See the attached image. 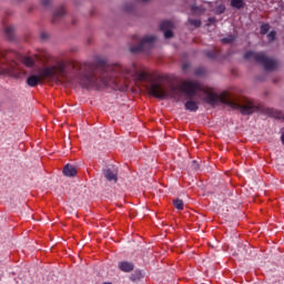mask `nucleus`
<instances>
[{"label": "nucleus", "instance_id": "nucleus-19", "mask_svg": "<svg viewBox=\"0 0 284 284\" xmlns=\"http://www.w3.org/2000/svg\"><path fill=\"white\" fill-rule=\"evenodd\" d=\"M270 32V24L265 23L261 26V34H267Z\"/></svg>", "mask_w": 284, "mask_h": 284}, {"label": "nucleus", "instance_id": "nucleus-16", "mask_svg": "<svg viewBox=\"0 0 284 284\" xmlns=\"http://www.w3.org/2000/svg\"><path fill=\"white\" fill-rule=\"evenodd\" d=\"M231 6L237 10H241V8H245V2L243 0H232Z\"/></svg>", "mask_w": 284, "mask_h": 284}, {"label": "nucleus", "instance_id": "nucleus-18", "mask_svg": "<svg viewBox=\"0 0 284 284\" xmlns=\"http://www.w3.org/2000/svg\"><path fill=\"white\" fill-rule=\"evenodd\" d=\"M192 12H194V14H203L205 12V9L201 8V7H192Z\"/></svg>", "mask_w": 284, "mask_h": 284}, {"label": "nucleus", "instance_id": "nucleus-17", "mask_svg": "<svg viewBox=\"0 0 284 284\" xmlns=\"http://www.w3.org/2000/svg\"><path fill=\"white\" fill-rule=\"evenodd\" d=\"M173 205L174 207H176V210H183L184 207L183 200H179V199L174 200Z\"/></svg>", "mask_w": 284, "mask_h": 284}, {"label": "nucleus", "instance_id": "nucleus-8", "mask_svg": "<svg viewBox=\"0 0 284 284\" xmlns=\"http://www.w3.org/2000/svg\"><path fill=\"white\" fill-rule=\"evenodd\" d=\"M118 267L121 272L130 273L134 271V264L128 261L119 262Z\"/></svg>", "mask_w": 284, "mask_h": 284}, {"label": "nucleus", "instance_id": "nucleus-5", "mask_svg": "<svg viewBox=\"0 0 284 284\" xmlns=\"http://www.w3.org/2000/svg\"><path fill=\"white\" fill-rule=\"evenodd\" d=\"M133 39L138 43L130 47V52L133 54H139V52H150V50L154 48V42L156 41V37L154 36H145L142 39L134 37Z\"/></svg>", "mask_w": 284, "mask_h": 284}, {"label": "nucleus", "instance_id": "nucleus-21", "mask_svg": "<svg viewBox=\"0 0 284 284\" xmlns=\"http://www.w3.org/2000/svg\"><path fill=\"white\" fill-rule=\"evenodd\" d=\"M273 116H275V119H282L284 121V112L283 111L273 112Z\"/></svg>", "mask_w": 284, "mask_h": 284}, {"label": "nucleus", "instance_id": "nucleus-27", "mask_svg": "<svg viewBox=\"0 0 284 284\" xmlns=\"http://www.w3.org/2000/svg\"><path fill=\"white\" fill-rule=\"evenodd\" d=\"M187 68H190V64H187V63H184V64L182 65V70H183L184 72L187 71Z\"/></svg>", "mask_w": 284, "mask_h": 284}, {"label": "nucleus", "instance_id": "nucleus-9", "mask_svg": "<svg viewBox=\"0 0 284 284\" xmlns=\"http://www.w3.org/2000/svg\"><path fill=\"white\" fill-rule=\"evenodd\" d=\"M36 61H38V63H41L42 65H45V63L50 61V54L45 51H41L36 54Z\"/></svg>", "mask_w": 284, "mask_h": 284}, {"label": "nucleus", "instance_id": "nucleus-31", "mask_svg": "<svg viewBox=\"0 0 284 284\" xmlns=\"http://www.w3.org/2000/svg\"><path fill=\"white\" fill-rule=\"evenodd\" d=\"M135 274H141V272H139V271H135Z\"/></svg>", "mask_w": 284, "mask_h": 284}, {"label": "nucleus", "instance_id": "nucleus-12", "mask_svg": "<svg viewBox=\"0 0 284 284\" xmlns=\"http://www.w3.org/2000/svg\"><path fill=\"white\" fill-rule=\"evenodd\" d=\"M4 34L9 41H14V27L13 26H7L4 28Z\"/></svg>", "mask_w": 284, "mask_h": 284}, {"label": "nucleus", "instance_id": "nucleus-1", "mask_svg": "<svg viewBox=\"0 0 284 284\" xmlns=\"http://www.w3.org/2000/svg\"><path fill=\"white\" fill-rule=\"evenodd\" d=\"M131 79L145 83L144 87L148 94H151V97H154L155 99H168V97H171V99H174L175 101H181V98L185 97L186 102L184 108L185 110H189V112H196V110H199V102L195 100L196 97H199V92H204V100L209 105H219V103H223V105H229L232 110H240L241 114L244 115L254 114V112L261 110L254 102L250 100H241L227 91H223L219 95L210 89H204L196 80H184L181 85H171L166 89L161 81V77H153L141 71L136 63H132L129 67L121 65V71L115 73V80L116 83L124 81V89L114 90L125 92L128 85H130Z\"/></svg>", "mask_w": 284, "mask_h": 284}, {"label": "nucleus", "instance_id": "nucleus-26", "mask_svg": "<svg viewBox=\"0 0 284 284\" xmlns=\"http://www.w3.org/2000/svg\"><path fill=\"white\" fill-rule=\"evenodd\" d=\"M193 170H199V163L196 161L192 162Z\"/></svg>", "mask_w": 284, "mask_h": 284}, {"label": "nucleus", "instance_id": "nucleus-13", "mask_svg": "<svg viewBox=\"0 0 284 284\" xmlns=\"http://www.w3.org/2000/svg\"><path fill=\"white\" fill-rule=\"evenodd\" d=\"M205 54L209 59H212L214 61L221 57V51L216 49H212V50L205 51Z\"/></svg>", "mask_w": 284, "mask_h": 284}, {"label": "nucleus", "instance_id": "nucleus-14", "mask_svg": "<svg viewBox=\"0 0 284 284\" xmlns=\"http://www.w3.org/2000/svg\"><path fill=\"white\" fill-rule=\"evenodd\" d=\"M213 12L215 14H223L225 12V4H223L222 2H216L215 7L213 8Z\"/></svg>", "mask_w": 284, "mask_h": 284}, {"label": "nucleus", "instance_id": "nucleus-7", "mask_svg": "<svg viewBox=\"0 0 284 284\" xmlns=\"http://www.w3.org/2000/svg\"><path fill=\"white\" fill-rule=\"evenodd\" d=\"M160 29L162 30V32H164V37L166 39H172V37H174V32H172V30H174V23H172V21L170 20H165L160 24Z\"/></svg>", "mask_w": 284, "mask_h": 284}, {"label": "nucleus", "instance_id": "nucleus-25", "mask_svg": "<svg viewBox=\"0 0 284 284\" xmlns=\"http://www.w3.org/2000/svg\"><path fill=\"white\" fill-rule=\"evenodd\" d=\"M50 3H52V0H42V6H44L45 8H48Z\"/></svg>", "mask_w": 284, "mask_h": 284}, {"label": "nucleus", "instance_id": "nucleus-4", "mask_svg": "<svg viewBox=\"0 0 284 284\" xmlns=\"http://www.w3.org/2000/svg\"><path fill=\"white\" fill-rule=\"evenodd\" d=\"M244 59L247 61H255V63H260V65H263L264 70L267 72H273V70H276L278 68V62L274 58L267 57L265 52H255V51H247L244 54Z\"/></svg>", "mask_w": 284, "mask_h": 284}, {"label": "nucleus", "instance_id": "nucleus-15", "mask_svg": "<svg viewBox=\"0 0 284 284\" xmlns=\"http://www.w3.org/2000/svg\"><path fill=\"white\" fill-rule=\"evenodd\" d=\"M234 41H236V36L235 34H229L225 38L221 39V42L224 44H232L234 43Z\"/></svg>", "mask_w": 284, "mask_h": 284}, {"label": "nucleus", "instance_id": "nucleus-24", "mask_svg": "<svg viewBox=\"0 0 284 284\" xmlns=\"http://www.w3.org/2000/svg\"><path fill=\"white\" fill-rule=\"evenodd\" d=\"M192 26H195V28H201V20H191Z\"/></svg>", "mask_w": 284, "mask_h": 284}, {"label": "nucleus", "instance_id": "nucleus-10", "mask_svg": "<svg viewBox=\"0 0 284 284\" xmlns=\"http://www.w3.org/2000/svg\"><path fill=\"white\" fill-rule=\"evenodd\" d=\"M63 17H65V9H63V7H59L53 12L52 23H57L59 19H63Z\"/></svg>", "mask_w": 284, "mask_h": 284}, {"label": "nucleus", "instance_id": "nucleus-3", "mask_svg": "<svg viewBox=\"0 0 284 284\" xmlns=\"http://www.w3.org/2000/svg\"><path fill=\"white\" fill-rule=\"evenodd\" d=\"M17 51H8L0 48V63L1 65L8 64L7 68H0V74H9L13 79H23L28 74L23 65L27 68H32L34 65V59L30 57H24L22 63L14 61L17 59Z\"/></svg>", "mask_w": 284, "mask_h": 284}, {"label": "nucleus", "instance_id": "nucleus-2", "mask_svg": "<svg viewBox=\"0 0 284 284\" xmlns=\"http://www.w3.org/2000/svg\"><path fill=\"white\" fill-rule=\"evenodd\" d=\"M121 72V64H109L101 60L97 63L78 61H59L55 65L39 70V74H32L27 79L30 88H37L41 81H60L61 83H79L81 88H112V90H125V81L116 83V73Z\"/></svg>", "mask_w": 284, "mask_h": 284}, {"label": "nucleus", "instance_id": "nucleus-22", "mask_svg": "<svg viewBox=\"0 0 284 284\" xmlns=\"http://www.w3.org/2000/svg\"><path fill=\"white\" fill-rule=\"evenodd\" d=\"M124 10L126 12H133L134 11V4L133 3L125 4Z\"/></svg>", "mask_w": 284, "mask_h": 284}, {"label": "nucleus", "instance_id": "nucleus-11", "mask_svg": "<svg viewBox=\"0 0 284 284\" xmlns=\"http://www.w3.org/2000/svg\"><path fill=\"white\" fill-rule=\"evenodd\" d=\"M64 176H77V168L72 164H67L63 169Z\"/></svg>", "mask_w": 284, "mask_h": 284}, {"label": "nucleus", "instance_id": "nucleus-6", "mask_svg": "<svg viewBox=\"0 0 284 284\" xmlns=\"http://www.w3.org/2000/svg\"><path fill=\"white\" fill-rule=\"evenodd\" d=\"M103 174H104V178L106 180H109L110 182L113 181V183H116V181H119V178H118V174H119V170L115 168V166H106L104 170H103Z\"/></svg>", "mask_w": 284, "mask_h": 284}, {"label": "nucleus", "instance_id": "nucleus-20", "mask_svg": "<svg viewBox=\"0 0 284 284\" xmlns=\"http://www.w3.org/2000/svg\"><path fill=\"white\" fill-rule=\"evenodd\" d=\"M267 39H268L270 43H272V41H275V39H276V31H271L267 34Z\"/></svg>", "mask_w": 284, "mask_h": 284}, {"label": "nucleus", "instance_id": "nucleus-29", "mask_svg": "<svg viewBox=\"0 0 284 284\" xmlns=\"http://www.w3.org/2000/svg\"><path fill=\"white\" fill-rule=\"evenodd\" d=\"M281 141H282V143L284 144V133H283L282 136H281Z\"/></svg>", "mask_w": 284, "mask_h": 284}, {"label": "nucleus", "instance_id": "nucleus-28", "mask_svg": "<svg viewBox=\"0 0 284 284\" xmlns=\"http://www.w3.org/2000/svg\"><path fill=\"white\" fill-rule=\"evenodd\" d=\"M195 74H196L197 77H201V74H203V71H201V69H197V70H195Z\"/></svg>", "mask_w": 284, "mask_h": 284}, {"label": "nucleus", "instance_id": "nucleus-32", "mask_svg": "<svg viewBox=\"0 0 284 284\" xmlns=\"http://www.w3.org/2000/svg\"><path fill=\"white\" fill-rule=\"evenodd\" d=\"M103 284H112V283H103Z\"/></svg>", "mask_w": 284, "mask_h": 284}, {"label": "nucleus", "instance_id": "nucleus-23", "mask_svg": "<svg viewBox=\"0 0 284 284\" xmlns=\"http://www.w3.org/2000/svg\"><path fill=\"white\" fill-rule=\"evenodd\" d=\"M40 38L42 41H48V39L50 38V34H48L47 32H42Z\"/></svg>", "mask_w": 284, "mask_h": 284}, {"label": "nucleus", "instance_id": "nucleus-30", "mask_svg": "<svg viewBox=\"0 0 284 284\" xmlns=\"http://www.w3.org/2000/svg\"><path fill=\"white\" fill-rule=\"evenodd\" d=\"M139 1H141L142 3H148V1L150 0H139Z\"/></svg>", "mask_w": 284, "mask_h": 284}]
</instances>
